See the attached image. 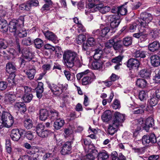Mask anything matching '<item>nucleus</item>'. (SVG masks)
Segmentation results:
<instances>
[{
	"mask_svg": "<svg viewBox=\"0 0 160 160\" xmlns=\"http://www.w3.org/2000/svg\"><path fill=\"white\" fill-rule=\"evenodd\" d=\"M63 59L64 65L70 69L74 66L77 59V54L69 50L65 51L63 55Z\"/></svg>",
	"mask_w": 160,
	"mask_h": 160,
	"instance_id": "nucleus-1",
	"label": "nucleus"
},
{
	"mask_svg": "<svg viewBox=\"0 0 160 160\" xmlns=\"http://www.w3.org/2000/svg\"><path fill=\"white\" fill-rule=\"evenodd\" d=\"M8 27L9 31L11 32L14 33L13 35L16 40L18 51L19 52H20V45L19 44L20 29L19 25L17 22L12 21L9 23Z\"/></svg>",
	"mask_w": 160,
	"mask_h": 160,
	"instance_id": "nucleus-2",
	"label": "nucleus"
},
{
	"mask_svg": "<svg viewBox=\"0 0 160 160\" xmlns=\"http://www.w3.org/2000/svg\"><path fill=\"white\" fill-rule=\"evenodd\" d=\"M105 49H110L112 47L115 50L120 51L123 49V46L122 40L120 39L112 38L107 42L105 44Z\"/></svg>",
	"mask_w": 160,
	"mask_h": 160,
	"instance_id": "nucleus-3",
	"label": "nucleus"
},
{
	"mask_svg": "<svg viewBox=\"0 0 160 160\" xmlns=\"http://www.w3.org/2000/svg\"><path fill=\"white\" fill-rule=\"evenodd\" d=\"M152 19V14L148 12H142L140 17L138 20V22L140 23V25L144 28H146L147 24Z\"/></svg>",
	"mask_w": 160,
	"mask_h": 160,
	"instance_id": "nucleus-4",
	"label": "nucleus"
},
{
	"mask_svg": "<svg viewBox=\"0 0 160 160\" xmlns=\"http://www.w3.org/2000/svg\"><path fill=\"white\" fill-rule=\"evenodd\" d=\"M142 139V144L146 146L151 145L157 142L156 135L153 133L144 135Z\"/></svg>",
	"mask_w": 160,
	"mask_h": 160,
	"instance_id": "nucleus-5",
	"label": "nucleus"
},
{
	"mask_svg": "<svg viewBox=\"0 0 160 160\" xmlns=\"http://www.w3.org/2000/svg\"><path fill=\"white\" fill-rule=\"evenodd\" d=\"M127 66L129 70H133L135 72H137L140 67V62L138 59L131 58L126 62Z\"/></svg>",
	"mask_w": 160,
	"mask_h": 160,
	"instance_id": "nucleus-6",
	"label": "nucleus"
},
{
	"mask_svg": "<svg viewBox=\"0 0 160 160\" xmlns=\"http://www.w3.org/2000/svg\"><path fill=\"white\" fill-rule=\"evenodd\" d=\"M110 21V26L112 29V32L114 33L117 28L121 22L120 17L116 15H110L109 17Z\"/></svg>",
	"mask_w": 160,
	"mask_h": 160,
	"instance_id": "nucleus-7",
	"label": "nucleus"
},
{
	"mask_svg": "<svg viewBox=\"0 0 160 160\" xmlns=\"http://www.w3.org/2000/svg\"><path fill=\"white\" fill-rule=\"evenodd\" d=\"M125 120V115L119 112H116L113 114L112 122L116 126L122 125V123Z\"/></svg>",
	"mask_w": 160,
	"mask_h": 160,
	"instance_id": "nucleus-8",
	"label": "nucleus"
},
{
	"mask_svg": "<svg viewBox=\"0 0 160 160\" xmlns=\"http://www.w3.org/2000/svg\"><path fill=\"white\" fill-rule=\"evenodd\" d=\"M86 151L89 152L85 156V159H89V160H94L97 155L98 151L95 149L94 146L92 143H91L87 146V149Z\"/></svg>",
	"mask_w": 160,
	"mask_h": 160,
	"instance_id": "nucleus-9",
	"label": "nucleus"
},
{
	"mask_svg": "<svg viewBox=\"0 0 160 160\" xmlns=\"http://www.w3.org/2000/svg\"><path fill=\"white\" fill-rule=\"evenodd\" d=\"M73 141L72 139H70L68 141L66 142L63 143L61 151V153L62 155L69 154L71 153L72 144L73 143Z\"/></svg>",
	"mask_w": 160,
	"mask_h": 160,
	"instance_id": "nucleus-10",
	"label": "nucleus"
},
{
	"mask_svg": "<svg viewBox=\"0 0 160 160\" xmlns=\"http://www.w3.org/2000/svg\"><path fill=\"white\" fill-rule=\"evenodd\" d=\"M142 123L141 127L142 128L145 130L146 132L148 131L150 128H153L154 126V120L152 117H149L147 118Z\"/></svg>",
	"mask_w": 160,
	"mask_h": 160,
	"instance_id": "nucleus-11",
	"label": "nucleus"
},
{
	"mask_svg": "<svg viewBox=\"0 0 160 160\" xmlns=\"http://www.w3.org/2000/svg\"><path fill=\"white\" fill-rule=\"evenodd\" d=\"M42 32L48 40L51 41L55 44L58 43L59 42L58 38L54 33L48 30L42 31Z\"/></svg>",
	"mask_w": 160,
	"mask_h": 160,
	"instance_id": "nucleus-12",
	"label": "nucleus"
},
{
	"mask_svg": "<svg viewBox=\"0 0 160 160\" xmlns=\"http://www.w3.org/2000/svg\"><path fill=\"white\" fill-rule=\"evenodd\" d=\"M44 48L45 49L48 50L51 53L55 51L56 54L58 56H59V54L61 55L62 53L60 47L59 46L55 47L48 43L45 44L44 46Z\"/></svg>",
	"mask_w": 160,
	"mask_h": 160,
	"instance_id": "nucleus-13",
	"label": "nucleus"
},
{
	"mask_svg": "<svg viewBox=\"0 0 160 160\" xmlns=\"http://www.w3.org/2000/svg\"><path fill=\"white\" fill-rule=\"evenodd\" d=\"M46 82L48 87L50 89L53 94L58 96L62 93L60 88L56 84L49 82Z\"/></svg>",
	"mask_w": 160,
	"mask_h": 160,
	"instance_id": "nucleus-14",
	"label": "nucleus"
},
{
	"mask_svg": "<svg viewBox=\"0 0 160 160\" xmlns=\"http://www.w3.org/2000/svg\"><path fill=\"white\" fill-rule=\"evenodd\" d=\"M95 11H99L102 14H104L109 12L111 9V8L108 6H105L102 3L97 4L95 9Z\"/></svg>",
	"mask_w": 160,
	"mask_h": 160,
	"instance_id": "nucleus-15",
	"label": "nucleus"
},
{
	"mask_svg": "<svg viewBox=\"0 0 160 160\" xmlns=\"http://www.w3.org/2000/svg\"><path fill=\"white\" fill-rule=\"evenodd\" d=\"M138 75L142 78L148 79L151 76V72L147 68H144L140 70L138 72Z\"/></svg>",
	"mask_w": 160,
	"mask_h": 160,
	"instance_id": "nucleus-16",
	"label": "nucleus"
},
{
	"mask_svg": "<svg viewBox=\"0 0 160 160\" xmlns=\"http://www.w3.org/2000/svg\"><path fill=\"white\" fill-rule=\"evenodd\" d=\"M160 47V42L158 40H155L150 43L148 45L149 51L153 52L157 51Z\"/></svg>",
	"mask_w": 160,
	"mask_h": 160,
	"instance_id": "nucleus-17",
	"label": "nucleus"
},
{
	"mask_svg": "<svg viewBox=\"0 0 160 160\" xmlns=\"http://www.w3.org/2000/svg\"><path fill=\"white\" fill-rule=\"evenodd\" d=\"M21 53L23 58L30 61L32 59V53L30 51V49L27 48H25L21 50Z\"/></svg>",
	"mask_w": 160,
	"mask_h": 160,
	"instance_id": "nucleus-18",
	"label": "nucleus"
},
{
	"mask_svg": "<svg viewBox=\"0 0 160 160\" xmlns=\"http://www.w3.org/2000/svg\"><path fill=\"white\" fill-rule=\"evenodd\" d=\"M45 3L43 5L40 10L42 12L44 11L47 12L50 10L53 4L52 0H43Z\"/></svg>",
	"mask_w": 160,
	"mask_h": 160,
	"instance_id": "nucleus-19",
	"label": "nucleus"
},
{
	"mask_svg": "<svg viewBox=\"0 0 160 160\" xmlns=\"http://www.w3.org/2000/svg\"><path fill=\"white\" fill-rule=\"evenodd\" d=\"M22 120L23 122L24 127L27 129H29L32 128L33 122L28 116H27V117H25L24 118L22 119Z\"/></svg>",
	"mask_w": 160,
	"mask_h": 160,
	"instance_id": "nucleus-20",
	"label": "nucleus"
},
{
	"mask_svg": "<svg viewBox=\"0 0 160 160\" xmlns=\"http://www.w3.org/2000/svg\"><path fill=\"white\" fill-rule=\"evenodd\" d=\"M35 89L37 97L39 99H41L42 96V93L44 91L43 83L42 82H38Z\"/></svg>",
	"mask_w": 160,
	"mask_h": 160,
	"instance_id": "nucleus-21",
	"label": "nucleus"
},
{
	"mask_svg": "<svg viewBox=\"0 0 160 160\" xmlns=\"http://www.w3.org/2000/svg\"><path fill=\"white\" fill-rule=\"evenodd\" d=\"M65 123V121L62 118H59L56 119L53 124L54 129L56 130L60 129L62 127Z\"/></svg>",
	"mask_w": 160,
	"mask_h": 160,
	"instance_id": "nucleus-22",
	"label": "nucleus"
},
{
	"mask_svg": "<svg viewBox=\"0 0 160 160\" xmlns=\"http://www.w3.org/2000/svg\"><path fill=\"white\" fill-rule=\"evenodd\" d=\"M39 119L42 121H45L49 118V110L45 109H42L39 111Z\"/></svg>",
	"mask_w": 160,
	"mask_h": 160,
	"instance_id": "nucleus-23",
	"label": "nucleus"
},
{
	"mask_svg": "<svg viewBox=\"0 0 160 160\" xmlns=\"http://www.w3.org/2000/svg\"><path fill=\"white\" fill-rule=\"evenodd\" d=\"M10 118H12V116L10 113L3 111L2 113L0 112V129L2 128L3 126L2 122H3Z\"/></svg>",
	"mask_w": 160,
	"mask_h": 160,
	"instance_id": "nucleus-24",
	"label": "nucleus"
},
{
	"mask_svg": "<svg viewBox=\"0 0 160 160\" xmlns=\"http://www.w3.org/2000/svg\"><path fill=\"white\" fill-rule=\"evenodd\" d=\"M111 158L112 160H126V157L122 153H119L118 155L116 151L112 152Z\"/></svg>",
	"mask_w": 160,
	"mask_h": 160,
	"instance_id": "nucleus-25",
	"label": "nucleus"
},
{
	"mask_svg": "<svg viewBox=\"0 0 160 160\" xmlns=\"http://www.w3.org/2000/svg\"><path fill=\"white\" fill-rule=\"evenodd\" d=\"M112 116V113L110 110H106L102 116V119L103 122H108L111 120Z\"/></svg>",
	"mask_w": 160,
	"mask_h": 160,
	"instance_id": "nucleus-26",
	"label": "nucleus"
},
{
	"mask_svg": "<svg viewBox=\"0 0 160 160\" xmlns=\"http://www.w3.org/2000/svg\"><path fill=\"white\" fill-rule=\"evenodd\" d=\"M135 82L136 86L138 88H146L148 84L146 80L143 78H137Z\"/></svg>",
	"mask_w": 160,
	"mask_h": 160,
	"instance_id": "nucleus-27",
	"label": "nucleus"
},
{
	"mask_svg": "<svg viewBox=\"0 0 160 160\" xmlns=\"http://www.w3.org/2000/svg\"><path fill=\"white\" fill-rule=\"evenodd\" d=\"M64 132L63 134L65 138H67L68 137H70V138L69 139H72V140L73 141V130L72 129L69 128H65L64 129Z\"/></svg>",
	"mask_w": 160,
	"mask_h": 160,
	"instance_id": "nucleus-28",
	"label": "nucleus"
},
{
	"mask_svg": "<svg viewBox=\"0 0 160 160\" xmlns=\"http://www.w3.org/2000/svg\"><path fill=\"white\" fill-rule=\"evenodd\" d=\"M151 62L153 66L158 67L160 65V57L156 55H152L151 57Z\"/></svg>",
	"mask_w": 160,
	"mask_h": 160,
	"instance_id": "nucleus-29",
	"label": "nucleus"
},
{
	"mask_svg": "<svg viewBox=\"0 0 160 160\" xmlns=\"http://www.w3.org/2000/svg\"><path fill=\"white\" fill-rule=\"evenodd\" d=\"M0 29L3 33L7 32L8 30V25L5 19H0Z\"/></svg>",
	"mask_w": 160,
	"mask_h": 160,
	"instance_id": "nucleus-30",
	"label": "nucleus"
},
{
	"mask_svg": "<svg viewBox=\"0 0 160 160\" xmlns=\"http://www.w3.org/2000/svg\"><path fill=\"white\" fill-rule=\"evenodd\" d=\"M103 62L102 60H94L92 63V69L98 70L102 67Z\"/></svg>",
	"mask_w": 160,
	"mask_h": 160,
	"instance_id": "nucleus-31",
	"label": "nucleus"
},
{
	"mask_svg": "<svg viewBox=\"0 0 160 160\" xmlns=\"http://www.w3.org/2000/svg\"><path fill=\"white\" fill-rule=\"evenodd\" d=\"M59 112L55 109H51L49 110V119L52 120H55L58 118Z\"/></svg>",
	"mask_w": 160,
	"mask_h": 160,
	"instance_id": "nucleus-32",
	"label": "nucleus"
},
{
	"mask_svg": "<svg viewBox=\"0 0 160 160\" xmlns=\"http://www.w3.org/2000/svg\"><path fill=\"white\" fill-rule=\"evenodd\" d=\"M109 157L108 152L105 150L100 151L98 154V160H106Z\"/></svg>",
	"mask_w": 160,
	"mask_h": 160,
	"instance_id": "nucleus-33",
	"label": "nucleus"
},
{
	"mask_svg": "<svg viewBox=\"0 0 160 160\" xmlns=\"http://www.w3.org/2000/svg\"><path fill=\"white\" fill-rule=\"evenodd\" d=\"M20 136L19 129H13L12 131L10 136L13 141H18L20 138Z\"/></svg>",
	"mask_w": 160,
	"mask_h": 160,
	"instance_id": "nucleus-34",
	"label": "nucleus"
},
{
	"mask_svg": "<svg viewBox=\"0 0 160 160\" xmlns=\"http://www.w3.org/2000/svg\"><path fill=\"white\" fill-rule=\"evenodd\" d=\"M146 51L141 50H136L134 53V56L137 59L143 58L146 57Z\"/></svg>",
	"mask_w": 160,
	"mask_h": 160,
	"instance_id": "nucleus-35",
	"label": "nucleus"
},
{
	"mask_svg": "<svg viewBox=\"0 0 160 160\" xmlns=\"http://www.w3.org/2000/svg\"><path fill=\"white\" fill-rule=\"evenodd\" d=\"M128 32H135L137 28L138 31L140 30L139 29H141L142 28V27L141 25H140V23L139 22L137 24L136 23H133L132 24H130L129 26L128 27Z\"/></svg>",
	"mask_w": 160,
	"mask_h": 160,
	"instance_id": "nucleus-36",
	"label": "nucleus"
},
{
	"mask_svg": "<svg viewBox=\"0 0 160 160\" xmlns=\"http://www.w3.org/2000/svg\"><path fill=\"white\" fill-rule=\"evenodd\" d=\"M160 29L157 28L153 29L150 30L149 32V35L152 38L156 39L159 37Z\"/></svg>",
	"mask_w": 160,
	"mask_h": 160,
	"instance_id": "nucleus-37",
	"label": "nucleus"
},
{
	"mask_svg": "<svg viewBox=\"0 0 160 160\" xmlns=\"http://www.w3.org/2000/svg\"><path fill=\"white\" fill-rule=\"evenodd\" d=\"M112 122V123L110 124L108 128V131L109 134L112 135H113L117 131V129L119 126H116Z\"/></svg>",
	"mask_w": 160,
	"mask_h": 160,
	"instance_id": "nucleus-38",
	"label": "nucleus"
},
{
	"mask_svg": "<svg viewBox=\"0 0 160 160\" xmlns=\"http://www.w3.org/2000/svg\"><path fill=\"white\" fill-rule=\"evenodd\" d=\"M14 123V120L13 117L12 118H9L7 120H5L3 122H2V128L5 127L7 128L10 127Z\"/></svg>",
	"mask_w": 160,
	"mask_h": 160,
	"instance_id": "nucleus-39",
	"label": "nucleus"
},
{
	"mask_svg": "<svg viewBox=\"0 0 160 160\" xmlns=\"http://www.w3.org/2000/svg\"><path fill=\"white\" fill-rule=\"evenodd\" d=\"M6 70L9 73H14L16 70V67L12 63L9 62L6 65Z\"/></svg>",
	"mask_w": 160,
	"mask_h": 160,
	"instance_id": "nucleus-40",
	"label": "nucleus"
},
{
	"mask_svg": "<svg viewBox=\"0 0 160 160\" xmlns=\"http://www.w3.org/2000/svg\"><path fill=\"white\" fill-rule=\"evenodd\" d=\"M101 33L102 37H104L106 35H110L112 32V29L109 27H105L102 29H101Z\"/></svg>",
	"mask_w": 160,
	"mask_h": 160,
	"instance_id": "nucleus-41",
	"label": "nucleus"
},
{
	"mask_svg": "<svg viewBox=\"0 0 160 160\" xmlns=\"http://www.w3.org/2000/svg\"><path fill=\"white\" fill-rule=\"evenodd\" d=\"M122 42H123V46L126 47L131 45L132 42V40L131 37H126L123 38Z\"/></svg>",
	"mask_w": 160,
	"mask_h": 160,
	"instance_id": "nucleus-42",
	"label": "nucleus"
},
{
	"mask_svg": "<svg viewBox=\"0 0 160 160\" xmlns=\"http://www.w3.org/2000/svg\"><path fill=\"white\" fill-rule=\"evenodd\" d=\"M125 5H123L119 7L118 16H119V15L123 16L126 14L127 12V10L125 7Z\"/></svg>",
	"mask_w": 160,
	"mask_h": 160,
	"instance_id": "nucleus-43",
	"label": "nucleus"
},
{
	"mask_svg": "<svg viewBox=\"0 0 160 160\" xmlns=\"http://www.w3.org/2000/svg\"><path fill=\"white\" fill-rule=\"evenodd\" d=\"M45 129V126L42 123L38 124L36 127L35 131L39 136L41 132Z\"/></svg>",
	"mask_w": 160,
	"mask_h": 160,
	"instance_id": "nucleus-44",
	"label": "nucleus"
},
{
	"mask_svg": "<svg viewBox=\"0 0 160 160\" xmlns=\"http://www.w3.org/2000/svg\"><path fill=\"white\" fill-rule=\"evenodd\" d=\"M33 42L36 48H37L40 49L43 45V40L39 38L35 39Z\"/></svg>",
	"mask_w": 160,
	"mask_h": 160,
	"instance_id": "nucleus-45",
	"label": "nucleus"
},
{
	"mask_svg": "<svg viewBox=\"0 0 160 160\" xmlns=\"http://www.w3.org/2000/svg\"><path fill=\"white\" fill-rule=\"evenodd\" d=\"M32 94H24L22 99H23L24 102L28 103L32 100Z\"/></svg>",
	"mask_w": 160,
	"mask_h": 160,
	"instance_id": "nucleus-46",
	"label": "nucleus"
},
{
	"mask_svg": "<svg viewBox=\"0 0 160 160\" xmlns=\"http://www.w3.org/2000/svg\"><path fill=\"white\" fill-rule=\"evenodd\" d=\"M158 99L155 96H152L150 99L148 100L149 103L150 107L152 108L156 105L158 103Z\"/></svg>",
	"mask_w": 160,
	"mask_h": 160,
	"instance_id": "nucleus-47",
	"label": "nucleus"
},
{
	"mask_svg": "<svg viewBox=\"0 0 160 160\" xmlns=\"http://www.w3.org/2000/svg\"><path fill=\"white\" fill-rule=\"evenodd\" d=\"M97 5V4L93 2H89L86 4V8L88 10L91 9L92 12H94L96 11H95V9Z\"/></svg>",
	"mask_w": 160,
	"mask_h": 160,
	"instance_id": "nucleus-48",
	"label": "nucleus"
},
{
	"mask_svg": "<svg viewBox=\"0 0 160 160\" xmlns=\"http://www.w3.org/2000/svg\"><path fill=\"white\" fill-rule=\"evenodd\" d=\"M145 107L144 105H142L140 107L136 108L133 111L134 114H142L144 112L143 108Z\"/></svg>",
	"mask_w": 160,
	"mask_h": 160,
	"instance_id": "nucleus-49",
	"label": "nucleus"
},
{
	"mask_svg": "<svg viewBox=\"0 0 160 160\" xmlns=\"http://www.w3.org/2000/svg\"><path fill=\"white\" fill-rule=\"evenodd\" d=\"M52 133L51 130L45 128L39 136L41 138H45L50 136Z\"/></svg>",
	"mask_w": 160,
	"mask_h": 160,
	"instance_id": "nucleus-50",
	"label": "nucleus"
},
{
	"mask_svg": "<svg viewBox=\"0 0 160 160\" xmlns=\"http://www.w3.org/2000/svg\"><path fill=\"white\" fill-rule=\"evenodd\" d=\"M36 70L34 69H30L26 72L28 78L30 80L32 79L34 77Z\"/></svg>",
	"mask_w": 160,
	"mask_h": 160,
	"instance_id": "nucleus-51",
	"label": "nucleus"
},
{
	"mask_svg": "<svg viewBox=\"0 0 160 160\" xmlns=\"http://www.w3.org/2000/svg\"><path fill=\"white\" fill-rule=\"evenodd\" d=\"M140 32H141V33L140 35V39L142 41H145L147 38L148 34L146 33V30L144 28H142L141 29H139Z\"/></svg>",
	"mask_w": 160,
	"mask_h": 160,
	"instance_id": "nucleus-52",
	"label": "nucleus"
},
{
	"mask_svg": "<svg viewBox=\"0 0 160 160\" xmlns=\"http://www.w3.org/2000/svg\"><path fill=\"white\" fill-rule=\"evenodd\" d=\"M22 43L25 46H29L33 43V41H32L31 38L28 37L27 38H23L22 40Z\"/></svg>",
	"mask_w": 160,
	"mask_h": 160,
	"instance_id": "nucleus-53",
	"label": "nucleus"
},
{
	"mask_svg": "<svg viewBox=\"0 0 160 160\" xmlns=\"http://www.w3.org/2000/svg\"><path fill=\"white\" fill-rule=\"evenodd\" d=\"M124 58V56L122 55H119L113 58L111 60L112 62L119 64L122 63V61Z\"/></svg>",
	"mask_w": 160,
	"mask_h": 160,
	"instance_id": "nucleus-54",
	"label": "nucleus"
},
{
	"mask_svg": "<svg viewBox=\"0 0 160 160\" xmlns=\"http://www.w3.org/2000/svg\"><path fill=\"white\" fill-rule=\"evenodd\" d=\"M101 32V29L94 30L92 32V35L93 36L94 38L96 39L98 38L101 39L102 38Z\"/></svg>",
	"mask_w": 160,
	"mask_h": 160,
	"instance_id": "nucleus-55",
	"label": "nucleus"
},
{
	"mask_svg": "<svg viewBox=\"0 0 160 160\" xmlns=\"http://www.w3.org/2000/svg\"><path fill=\"white\" fill-rule=\"evenodd\" d=\"M92 78L89 76L85 77L82 78V84L83 85H86L90 84L92 81Z\"/></svg>",
	"mask_w": 160,
	"mask_h": 160,
	"instance_id": "nucleus-56",
	"label": "nucleus"
},
{
	"mask_svg": "<svg viewBox=\"0 0 160 160\" xmlns=\"http://www.w3.org/2000/svg\"><path fill=\"white\" fill-rule=\"evenodd\" d=\"M86 39V37L83 34H81L78 36L76 39L77 43L78 44H81Z\"/></svg>",
	"mask_w": 160,
	"mask_h": 160,
	"instance_id": "nucleus-57",
	"label": "nucleus"
},
{
	"mask_svg": "<svg viewBox=\"0 0 160 160\" xmlns=\"http://www.w3.org/2000/svg\"><path fill=\"white\" fill-rule=\"evenodd\" d=\"M112 106L114 109H119L121 108L120 101L118 99H115L113 102Z\"/></svg>",
	"mask_w": 160,
	"mask_h": 160,
	"instance_id": "nucleus-58",
	"label": "nucleus"
},
{
	"mask_svg": "<svg viewBox=\"0 0 160 160\" xmlns=\"http://www.w3.org/2000/svg\"><path fill=\"white\" fill-rule=\"evenodd\" d=\"M147 92L144 90L140 91L139 93L138 98L141 101H144L146 100Z\"/></svg>",
	"mask_w": 160,
	"mask_h": 160,
	"instance_id": "nucleus-59",
	"label": "nucleus"
},
{
	"mask_svg": "<svg viewBox=\"0 0 160 160\" xmlns=\"http://www.w3.org/2000/svg\"><path fill=\"white\" fill-rule=\"evenodd\" d=\"M64 73L68 80H71L73 79V78L75 77V75L73 73L71 74L70 71L64 70Z\"/></svg>",
	"mask_w": 160,
	"mask_h": 160,
	"instance_id": "nucleus-60",
	"label": "nucleus"
},
{
	"mask_svg": "<svg viewBox=\"0 0 160 160\" xmlns=\"http://www.w3.org/2000/svg\"><path fill=\"white\" fill-rule=\"evenodd\" d=\"M30 9L32 7H37L39 5V2L37 0H30L28 1Z\"/></svg>",
	"mask_w": 160,
	"mask_h": 160,
	"instance_id": "nucleus-61",
	"label": "nucleus"
},
{
	"mask_svg": "<svg viewBox=\"0 0 160 160\" xmlns=\"http://www.w3.org/2000/svg\"><path fill=\"white\" fill-rule=\"evenodd\" d=\"M31 154H33V155L31 157H29L30 160H41L39 157L38 154L34 152L33 150L31 151Z\"/></svg>",
	"mask_w": 160,
	"mask_h": 160,
	"instance_id": "nucleus-62",
	"label": "nucleus"
},
{
	"mask_svg": "<svg viewBox=\"0 0 160 160\" xmlns=\"http://www.w3.org/2000/svg\"><path fill=\"white\" fill-rule=\"evenodd\" d=\"M23 90L24 91V94H31L30 93L32 92V88L28 86H21V90Z\"/></svg>",
	"mask_w": 160,
	"mask_h": 160,
	"instance_id": "nucleus-63",
	"label": "nucleus"
},
{
	"mask_svg": "<svg viewBox=\"0 0 160 160\" xmlns=\"http://www.w3.org/2000/svg\"><path fill=\"white\" fill-rule=\"evenodd\" d=\"M96 39L94 37L89 38L87 40V42L91 47H92L94 46L96 44V42L95 41Z\"/></svg>",
	"mask_w": 160,
	"mask_h": 160,
	"instance_id": "nucleus-64",
	"label": "nucleus"
}]
</instances>
